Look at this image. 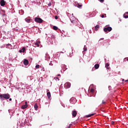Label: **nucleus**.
<instances>
[{
	"label": "nucleus",
	"mask_w": 128,
	"mask_h": 128,
	"mask_svg": "<svg viewBox=\"0 0 128 128\" xmlns=\"http://www.w3.org/2000/svg\"><path fill=\"white\" fill-rule=\"evenodd\" d=\"M70 20L72 24H74L75 26H77L80 28H82V24H80V22L74 16H72L70 18Z\"/></svg>",
	"instance_id": "f257e3e1"
},
{
	"label": "nucleus",
	"mask_w": 128,
	"mask_h": 128,
	"mask_svg": "<svg viewBox=\"0 0 128 128\" xmlns=\"http://www.w3.org/2000/svg\"><path fill=\"white\" fill-rule=\"evenodd\" d=\"M10 98V95L8 94H0V100L2 102L4 100H8Z\"/></svg>",
	"instance_id": "f03ea898"
},
{
	"label": "nucleus",
	"mask_w": 128,
	"mask_h": 128,
	"mask_svg": "<svg viewBox=\"0 0 128 128\" xmlns=\"http://www.w3.org/2000/svg\"><path fill=\"white\" fill-rule=\"evenodd\" d=\"M54 42V36L52 34H50L48 38H47V42L50 44H52Z\"/></svg>",
	"instance_id": "7ed1b4c3"
},
{
	"label": "nucleus",
	"mask_w": 128,
	"mask_h": 128,
	"mask_svg": "<svg viewBox=\"0 0 128 128\" xmlns=\"http://www.w3.org/2000/svg\"><path fill=\"white\" fill-rule=\"evenodd\" d=\"M24 85H22V83L18 84L17 88L18 90L20 92H22L24 90Z\"/></svg>",
	"instance_id": "20e7f679"
},
{
	"label": "nucleus",
	"mask_w": 128,
	"mask_h": 128,
	"mask_svg": "<svg viewBox=\"0 0 128 128\" xmlns=\"http://www.w3.org/2000/svg\"><path fill=\"white\" fill-rule=\"evenodd\" d=\"M0 36L4 40H6V32L4 30L0 31Z\"/></svg>",
	"instance_id": "39448f33"
},
{
	"label": "nucleus",
	"mask_w": 128,
	"mask_h": 128,
	"mask_svg": "<svg viewBox=\"0 0 128 128\" xmlns=\"http://www.w3.org/2000/svg\"><path fill=\"white\" fill-rule=\"evenodd\" d=\"M74 6H76V8H82V3H78V2H74Z\"/></svg>",
	"instance_id": "423d86ee"
},
{
	"label": "nucleus",
	"mask_w": 128,
	"mask_h": 128,
	"mask_svg": "<svg viewBox=\"0 0 128 128\" xmlns=\"http://www.w3.org/2000/svg\"><path fill=\"white\" fill-rule=\"evenodd\" d=\"M112 28L110 26H106V27L104 28V30L105 32H112Z\"/></svg>",
	"instance_id": "0eeeda50"
},
{
	"label": "nucleus",
	"mask_w": 128,
	"mask_h": 128,
	"mask_svg": "<svg viewBox=\"0 0 128 128\" xmlns=\"http://www.w3.org/2000/svg\"><path fill=\"white\" fill-rule=\"evenodd\" d=\"M34 22H38L39 24H42V22H44V20H42V18L36 17L34 18Z\"/></svg>",
	"instance_id": "6e6552de"
},
{
	"label": "nucleus",
	"mask_w": 128,
	"mask_h": 128,
	"mask_svg": "<svg viewBox=\"0 0 128 128\" xmlns=\"http://www.w3.org/2000/svg\"><path fill=\"white\" fill-rule=\"evenodd\" d=\"M61 68L62 70H61V72L62 74V72H64L66 70H68V68H66V66L65 64H62L61 65Z\"/></svg>",
	"instance_id": "1a4fd4ad"
},
{
	"label": "nucleus",
	"mask_w": 128,
	"mask_h": 128,
	"mask_svg": "<svg viewBox=\"0 0 128 128\" xmlns=\"http://www.w3.org/2000/svg\"><path fill=\"white\" fill-rule=\"evenodd\" d=\"M70 104H74L76 102V100L74 98H72L70 100Z\"/></svg>",
	"instance_id": "9d476101"
},
{
	"label": "nucleus",
	"mask_w": 128,
	"mask_h": 128,
	"mask_svg": "<svg viewBox=\"0 0 128 128\" xmlns=\"http://www.w3.org/2000/svg\"><path fill=\"white\" fill-rule=\"evenodd\" d=\"M65 88H70V82H67L64 84Z\"/></svg>",
	"instance_id": "9b49d317"
},
{
	"label": "nucleus",
	"mask_w": 128,
	"mask_h": 128,
	"mask_svg": "<svg viewBox=\"0 0 128 128\" xmlns=\"http://www.w3.org/2000/svg\"><path fill=\"white\" fill-rule=\"evenodd\" d=\"M0 6H6V1H4V0H0Z\"/></svg>",
	"instance_id": "f8f14e48"
},
{
	"label": "nucleus",
	"mask_w": 128,
	"mask_h": 128,
	"mask_svg": "<svg viewBox=\"0 0 128 128\" xmlns=\"http://www.w3.org/2000/svg\"><path fill=\"white\" fill-rule=\"evenodd\" d=\"M76 114H78V112L74 110L72 112V116L73 118H76Z\"/></svg>",
	"instance_id": "ddd939ff"
},
{
	"label": "nucleus",
	"mask_w": 128,
	"mask_h": 128,
	"mask_svg": "<svg viewBox=\"0 0 128 128\" xmlns=\"http://www.w3.org/2000/svg\"><path fill=\"white\" fill-rule=\"evenodd\" d=\"M6 48H9L10 50H12V44H8L6 45Z\"/></svg>",
	"instance_id": "4468645a"
},
{
	"label": "nucleus",
	"mask_w": 128,
	"mask_h": 128,
	"mask_svg": "<svg viewBox=\"0 0 128 128\" xmlns=\"http://www.w3.org/2000/svg\"><path fill=\"white\" fill-rule=\"evenodd\" d=\"M24 66H28V60L24 59Z\"/></svg>",
	"instance_id": "2eb2a0df"
},
{
	"label": "nucleus",
	"mask_w": 128,
	"mask_h": 128,
	"mask_svg": "<svg viewBox=\"0 0 128 128\" xmlns=\"http://www.w3.org/2000/svg\"><path fill=\"white\" fill-rule=\"evenodd\" d=\"M5 10H2V16H3V18L6 19V14H4L5 12Z\"/></svg>",
	"instance_id": "dca6fc26"
},
{
	"label": "nucleus",
	"mask_w": 128,
	"mask_h": 128,
	"mask_svg": "<svg viewBox=\"0 0 128 128\" xmlns=\"http://www.w3.org/2000/svg\"><path fill=\"white\" fill-rule=\"evenodd\" d=\"M28 108V104H24V105H22V106H21V108L22 110H24L26 108Z\"/></svg>",
	"instance_id": "f3484780"
},
{
	"label": "nucleus",
	"mask_w": 128,
	"mask_h": 128,
	"mask_svg": "<svg viewBox=\"0 0 128 128\" xmlns=\"http://www.w3.org/2000/svg\"><path fill=\"white\" fill-rule=\"evenodd\" d=\"M26 52V48L24 47H23L22 50H19V52Z\"/></svg>",
	"instance_id": "a211bd4d"
},
{
	"label": "nucleus",
	"mask_w": 128,
	"mask_h": 128,
	"mask_svg": "<svg viewBox=\"0 0 128 128\" xmlns=\"http://www.w3.org/2000/svg\"><path fill=\"white\" fill-rule=\"evenodd\" d=\"M123 16L124 18H128V12H126L124 14Z\"/></svg>",
	"instance_id": "6ab92c4d"
},
{
	"label": "nucleus",
	"mask_w": 128,
	"mask_h": 128,
	"mask_svg": "<svg viewBox=\"0 0 128 128\" xmlns=\"http://www.w3.org/2000/svg\"><path fill=\"white\" fill-rule=\"evenodd\" d=\"M38 104H35L34 105V108L35 110H38Z\"/></svg>",
	"instance_id": "aec40b11"
},
{
	"label": "nucleus",
	"mask_w": 128,
	"mask_h": 128,
	"mask_svg": "<svg viewBox=\"0 0 128 128\" xmlns=\"http://www.w3.org/2000/svg\"><path fill=\"white\" fill-rule=\"evenodd\" d=\"M25 20H26V22H28V23H30V18H26V19H25Z\"/></svg>",
	"instance_id": "412c9836"
},
{
	"label": "nucleus",
	"mask_w": 128,
	"mask_h": 128,
	"mask_svg": "<svg viewBox=\"0 0 128 128\" xmlns=\"http://www.w3.org/2000/svg\"><path fill=\"white\" fill-rule=\"evenodd\" d=\"M94 67L96 68V70H98V68H100V64H96L94 65Z\"/></svg>",
	"instance_id": "4be33fe9"
},
{
	"label": "nucleus",
	"mask_w": 128,
	"mask_h": 128,
	"mask_svg": "<svg viewBox=\"0 0 128 128\" xmlns=\"http://www.w3.org/2000/svg\"><path fill=\"white\" fill-rule=\"evenodd\" d=\"M94 114H92L86 116V118H90L91 116H92Z\"/></svg>",
	"instance_id": "5701e85b"
},
{
	"label": "nucleus",
	"mask_w": 128,
	"mask_h": 128,
	"mask_svg": "<svg viewBox=\"0 0 128 128\" xmlns=\"http://www.w3.org/2000/svg\"><path fill=\"white\" fill-rule=\"evenodd\" d=\"M98 28H100V25H96V26H95V30H98Z\"/></svg>",
	"instance_id": "b1692460"
},
{
	"label": "nucleus",
	"mask_w": 128,
	"mask_h": 128,
	"mask_svg": "<svg viewBox=\"0 0 128 128\" xmlns=\"http://www.w3.org/2000/svg\"><path fill=\"white\" fill-rule=\"evenodd\" d=\"M47 96H48V98H50V96H51L50 92H48Z\"/></svg>",
	"instance_id": "393cba45"
},
{
	"label": "nucleus",
	"mask_w": 128,
	"mask_h": 128,
	"mask_svg": "<svg viewBox=\"0 0 128 128\" xmlns=\"http://www.w3.org/2000/svg\"><path fill=\"white\" fill-rule=\"evenodd\" d=\"M105 66L107 69L108 68V66H110V64H108V63H106L105 65Z\"/></svg>",
	"instance_id": "a878e982"
},
{
	"label": "nucleus",
	"mask_w": 128,
	"mask_h": 128,
	"mask_svg": "<svg viewBox=\"0 0 128 128\" xmlns=\"http://www.w3.org/2000/svg\"><path fill=\"white\" fill-rule=\"evenodd\" d=\"M60 54H64V52H58L56 53V54H57V56H60Z\"/></svg>",
	"instance_id": "bb28decb"
},
{
	"label": "nucleus",
	"mask_w": 128,
	"mask_h": 128,
	"mask_svg": "<svg viewBox=\"0 0 128 128\" xmlns=\"http://www.w3.org/2000/svg\"><path fill=\"white\" fill-rule=\"evenodd\" d=\"M58 27H56V26H53V29L54 30H58Z\"/></svg>",
	"instance_id": "cd10ccee"
},
{
	"label": "nucleus",
	"mask_w": 128,
	"mask_h": 128,
	"mask_svg": "<svg viewBox=\"0 0 128 128\" xmlns=\"http://www.w3.org/2000/svg\"><path fill=\"white\" fill-rule=\"evenodd\" d=\"M84 52H86V50H88V48L86 47V46H84Z\"/></svg>",
	"instance_id": "c85d7f7f"
},
{
	"label": "nucleus",
	"mask_w": 128,
	"mask_h": 128,
	"mask_svg": "<svg viewBox=\"0 0 128 128\" xmlns=\"http://www.w3.org/2000/svg\"><path fill=\"white\" fill-rule=\"evenodd\" d=\"M34 46H37L38 47L40 46V44H38V42H36L34 44Z\"/></svg>",
	"instance_id": "c756f323"
},
{
	"label": "nucleus",
	"mask_w": 128,
	"mask_h": 128,
	"mask_svg": "<svg viewBox=\"0 0 128 128\" xmlns=\"http://www.w3.org/2000/svg\"><path fill=\"white\" fill-rule=\"evenodd\" d=\"M36 68H40V65H38V64L36 65Z\"/></svg>",
	"instance_id": "7c9ffc66"
},
{
	"label": "nucleus",
	"mask_w": 128,
	"mask_h": 128,
	"mask_svg": "<svg viewBox=\"0 0 128 128\" xmlns=\"http://www.w3.org/2000/svg\"><path fill=\"white\" fill-rule=\"evenodd\" d=\"M94 92V89L92 88V89L90 90V92Z\"/></svg>",
	"instance_id": "2f4dec72"
},
{
	"label": "nucleus",
	"mask_w": 128,
	"mask_h": 128,
	"mask_svg": "<svg viewBox=\"0 0 128 128\" xmlns=\"http://www.w3.org/2000/svg\"><path fill=\"white\" fill-rule=\"evenodd\" d=\"M49 66H53L52 62V61L49 64Z\"/></svg>",
	"instance_id": "473e14b6"
},
{
	"label": "nucleus",
	"mask_w": 128,
	"mask_h": 128,
	"mask_svg": "<svg viewBox=\"0 0 128 128\" xmlns=\"http://www.w3.org/2000/svg\"><path fill=\"white\" fill-rule=\"evenodd\" d=\"M54 18H55V20H58V16H54Z\"/></svg>",
	"instance_id": "72a5a7b5"
},
{
	"label": "nucleus",
	"mask_w": 128,
	"mask_h": 128,
	"mask_svg": "<svg viewBox=\"0 0 128 128\" xmlns=\"http://www.w3.org/2000/svg\"><path fill=\"white\" fill-rule=\"evenodd\" d=\"M108 88L109 90H112V86H109L108 87Z\"/></svg>",
	"instance_id": "f704fd0d"
},
{
	"label": "nucleus",
	"mask_w": 128,
	"mask_h": 128,
	"mask_svg": "<svg viewBox=\"0 0 128 128\" xmlns=\"http://www.w3.org/2000/svg\"><path fill=\"white\" fill-rule=\"evenodd\" d=\"M126 60H127L128 62V58H124V61L126 62Z\"/></svg>",
	"instance_id": "c9c22d12"
},
{
	"label": "nucleus",
	"mask_w": 128,
	"mask_h": 128,
	"mask_svg": "<svg viewBox=\"0 0 128 128\" xmlns=\"http://www.w3.org/2000/svg\"><path fill=\"white\" fill-rule=\"evenodd\" d=\"M104 40V38H101L99 40V42H100V40Z\"/></svg>",
	"instance_id": "e433bc0d"
},
{
	"label": "nucleus",
	"mask_w": 128,
	"mask_h": 128,
	"mask_svg": "<svg viewBox=\"0 0 128 128\" xmlns=\"http://www.w3.org/2000/svg\"><path fill=\"white\" fill-rule=\"evenodd\" d=\"M100 2H104V0H100Z\"/></svg>",
	"instance_id": "4c0bfd02"
},
{
	"label": "nucleus",
	"mask_w": 128,
	"mask_h": 128,
	"mask_svg": "<svg viewBox=\"0 0 128 128\" xmlns=\"http://www.w3.org/2000/svg\"><path fill=\"white\" fill-rule=\"evenodd\" d=\"M102 104H106V102L102 100Z\"/></svg>",
	"instance_id": "58836bf2"
},
{
	"label": "nucleus",
	"mask_w": 128,
	"mask_h": 128,
	"mask_svg": "<svg viewBox=\"0 0 128 128\" xmlns=\"http://www.w3.org/2000/svg\"><path fill=\"white\" fill-rule=\"evenodd\" d=\"M36 42H38V44H40V41H37Z\"/></svg>",
	"instance_id": "ea45409f"
},
{
	"label": "nucleus",
	"mask_w": 128,
	"mask_h": 128,
	"mask_svg": "<svg viewBox=\"0 0 128 128\" xmlns=\"http://www.w3.org/2000/svg\"><path fill=\"white\" fill-rule=\"evenodd\" d=\"M101 18H104V15H102Z\"/></svg>",
	"instance_id": "a19ab883"
},
{
	"label": "nucleus",
	"mask_w": 128,
	"mask_h": 128,
	"mask_svg": "<svg viewBox=\"0 0 128 128\" xmlns=\"http://www.w3.org/2000/svg\"><path fill=\"white\" fill-rule=\"evenodd\" d=\"M33 46H34V48H36V45H34V44H33Z\"/></svg>",
	"instance_id": "79ce46f5"
},
{
	"label": "nucleus",
	"mask_w": 128,
	"mask_h": 128,
	"mask_svg": "<svg viewBox=\"0 0 128 128\" xmlns=\"http://www.w3.org/2000/svg\"><path fill=\"white\" fill-rule=\"evenodd\" d=\"M51 6V4H50V3H49V4H48V6Z\"/></svg>",
	"instance_id": "37998d69"
},
{
	"label": "nucleus",
	"mask_w": 128,
	"mask_h": 128,
	"mask_svg": "<svg viewBox=\"0 0 128 128\" xmlns=\"http://www.w3.org/2000/svg\"><path fill=\"white\" fill-rule=\"evenodd\" d=\"M114 124V121H112V124Z\"/></svg>",
	"instance_id": "c03bdc74"
},
{
	"label": "nucleus",
	"mask_w": 128,
	"mask_h": 128,
	"mask_svg": "<svg viewBox=\"0 0 128 128\" xmlns=\"http://www.w3.org/2000/svg\"><path fill=\"white\" fill-rule=\"evenodd\" d=\"M46 56H48V53H46Z\"/></svg>",
	"instance_id": "a18cd8bd"
},
{
	"label": "nucleus",
	"mask_w": 128,
	"mask_h": 128,
	"mask_svg": "<svg viewBox=\"0 0 128 128\" xmlns=\"http://www.w3.org/2000/svg\"><path fill=\"white\" fill-rule=\"evenodd\" d=\"M25 104H28V102H25Z\"/></svg>",
	"instance_id": "49530a36"
},
{
	"label": "nucleus",
	"mask_w": 128,
	"mask_h": 128,
	"mask_svg": "<svg viewBox=\"0 0 128 128\" xmlns=\"http://www.w3.org/2000/svg\"><path fill=\"white\" fill-rule=\"evenodd\" d=\"M14 30H18V28H14Z\"/></svg>",
	"instance_id": "de8ad7c7"
},
{
	"label": "nucleus",
	"mask_w": 128,
	"mask_h": 128,
	"mask_svg": "<svg viewBox=\"0 0 128 128\" xmlns=\"http://www.w3.org/2000/svg\"><path fill=\"white\" fill-rule=\"evenodd\" d=\"M9 100L12 101V98H9Z\"/></svg>",
	"instance_id": "09e8293b"
},
{
	"label": "nucleus",
	"mask_w": 128,
	"mask_h": 128,
	"mask_svg": "<svg viewBox=\"0 0 128 128\" xmlns=\"http://www.w3.org/2000/svg\"><path fill=\"white\" fill-rule=\"evenodd\" d=\"M58 76H60V74H58Z\"/></svg>",
	"instance_id": "8fccbe9b"
},
{
	"label": "nucleus",
	"mask_w": 128,
	"mask_h": 128,
	"mask_svg": "<svg viewBox=\"0 0 128 128\" xmlns=\"http://www.w3.org/2000/svg\"><path fill=\"white\" fill-rule=\"evenodd\" d=\"M126 82H128V80H125Z\"/></svg>",
	"instance_id": "3c124183"
},
{
	"label": "nucleus",
	"mask_w": 128,
	"mask_h": 128,
	"mask_svg": "<svg viewBox=\"0 0 128 128\" xmlns=\"http://www.w3.org/2000/svg\"><path fill=\"white\" fill-rule=\"evenodd\" d=\"M118 74H120V72H118Z\"/></svg>",
	"instance_id": "603ef678"
},
{
	"label": "nucleus",
	"mask_w": 128,
	"mask_h": 128,
	"mask_svg": "<svg viewBox=\"0 0 128 128\" xmlns=\"http://www.w3.org/2000/svg\"><path fill=\"white\" fill-rule=\"evenodd\" d=\"M56 79L58 80H60V79H58V78H57Z\"/></svg>",
	"instance_id": "864d4df0"
},
{
	"label": "nucleus",
	"mask_w": 128,
	"mask_h": 128,
	"mask_svg": "<svg viewBox=\"0 0 128 128\" xmlns=\"http://www.w3.org/2000/svg\"><path fill=\"white\" fill-rule=\"evenodd\" d=\"M122 82H124V79H122Z\"/></svg>",
	"instance_id": "5fc2aeb1"
},
{
	"label": "nucleus",
	"mask_w": 128,
	"mask_h": 128,
	"mask_svg": "<svg viewBox=\"0 0 128 128\" xmlns=\"http://www.w3.org/2000/svg\"><path fill=\"white\" fill-rule=\"evenodd\" d=\"M88 14V16H90V13L88 14Z\"/></svg>",
	"instance_id": "6e6d98bb"
},
{
	"label": "nucleus",
	"mask_w": 128,
	"mask_h": 128,
	"mask_svg": "<svg viewBox=\"0 0 128 128\" xmlns=\"http://www.w3.org/2000/svg\"><path fill=\"white\" fill-rule=\"evenodd\" d=\"M72 56V54H70V56Z\"/></svg>",
	"instance_id": "4d7b16f0"
},
{
	"label": "nucleus",
	"mask_w": 128,
	"mask_h": 128,
	"mask_svg": "<svg viewBox=\"0 0 128 128\" xmlns=\"http://www.w3.org/2000/svg\"><path fill=\"white\" fill-rule=\"evenodd\" d=\"M94 86V84H91V86Z\"/></svg>",
	"instance_id": "13d9d810"
},
{
	"label": "nucleus",
	"mask_w": 128,
	"mask_h": 128,
	"mask_svg": "<svg viewBox=\"0 0 128 128\" xmlns=\"http://www.w3.org/2000/svg\"><path fill=\"white\" fill-rule=\"evenodd\" d=\"M47 92H48V90H47Z\"/></svg>",
	"instance_id": "bf43d9fd"
},
{
	"label": "nucleus",
	"mask_w": 128,
	"mask_h": 128,
	"mask_svg": "<svg viewBox=\"0 0 128 128\" xmlns=\"http://www.w3.org/2000/svg\"><path fill=\"white\" fill-rule=\"evenodd\" d=\"M19 12H20V10L19 11Z\"/></svg>",
	"instance_id": "052dcab7"
},
{
	"label": "nucleus",
	"mask_w": 128,
	"mask_h": 128,
	"mask_svg": "<svg viewBox=\"0 0 128 128\" xmlns=\"http://www.w3.org/2000/svg\"><path fill=\"white\" fill-rule=\"evenodd\" d=\"M92 32V30H90V32Z\"/></svg>",
	"instance_id": "680f3d73"
}]
</instances>
